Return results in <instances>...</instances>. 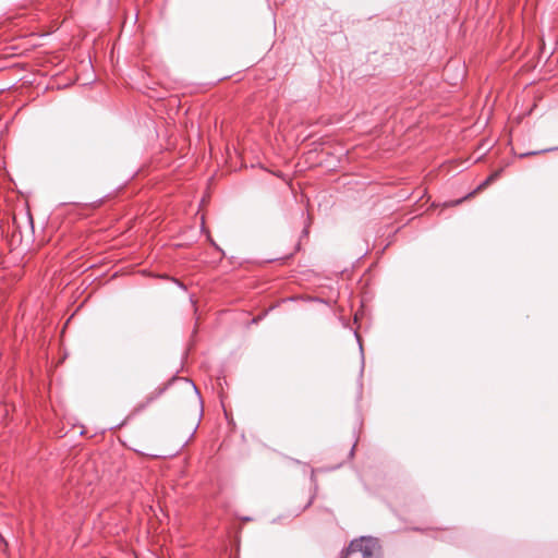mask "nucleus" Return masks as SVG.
Returning <instances> with one entry per match:
<instances>
[{
	"label": "nucleus",
	"mask_w": 558,
	"mask_h": 558,
	"mask_svg": "<svg viewBox=\"0 0 558 558\" xmlns=\"http://www.w3.org/2000/svg\"><path fill=\"white\" fill-rule=\"evenodd\" d=\"M474 194H475V192H472V193L468 194L466 196H464L463 198L446 203L444 206H458V205L462 204L464 201L473 197Z\"/></svg>",
	"instance_id": "7ed1b4c3"
},
{
	"label": "nucleus",
	"mask_w": 558,
	"mask_h": 558,
	"mask_svg": "<svg viewBox=\"0 0 558 558\" xmlns=\"http://www.w3.org/2000/svg\"><path fill=\"white\" fill-rule=\"evenodd\" d=\"M180 383L184 386V388L194 397L196 398L197 396V391H196V387L194 384H192L191 381L186 380V379H181Z\"/></svg>",
	"instance_id": "f03ea898"
},
{
	"label": "nucleus",
	"mask_w": 558,
	"mask_h": 558,
	"mask_svg": "<svg viewBox=\"0 0 558 558\" xmlns=\"http://www.w3.org/2000/svg\"><path fill=\"white\" fill-rule=\"evenodd\" d=\"M342 558H383V550L377 538L363 536L353 539Z\"/></svg>",
	"instance_id": "f257e3e1"
},
{
	"label": "nucleus",
	"mask_w": 558,
	"mask_h": 558,
	"mask_svg": "<svg viewBox=\"0 0 558 558\" xmlns=\"http://www.w3.org/2000/svg\"><path fill=\"white\" fill-rule=\"evenodd\" d=\"M497 177V173H494L492 175H489L478 187L476 191H474L475 193L477 191H482L483 189H485L488 184H490V182H493L495 180V178Z\"/></svg>",
	"instance_id": "20e7f679"
}]
</instances>
